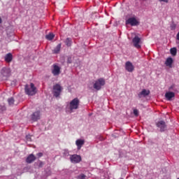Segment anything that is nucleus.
<instances>
[{
  "label": "nucleus",
  "instance_id": "2f4dec72",
  "mask_svg": "<svg viewBox=\"0 0 179 179\" xmlns=\"http://www.w3.org/2000/svg\"><path fill=\"white\" fill-rule=\"evenodd\" d=\"M43 165H44V163H43L42 162H40L38 167H43Z\"/></svg>",
  "mask_w": 179,
  "mask_h": 179
},
{
  "label": "nucleus",
  "instance_id": "a211bd4d",
  "mask_svg": "<svg viewBox=\"0 0 179 179\" xmlns=\"http://www.w3.org/2000/svg\"><path fill=\"white\" fill-rule=\"evenodd\" d=\"M34 160H36V157L33 154H31L27 157L26 162L27 163L30 164L33 163Z\"/></svg>",
  "mask_w": 179,
  "mask_h": 179
},
{
  "label": "nucleus",
  "instance_id": "9b49d317",
  "mask_svg": "<svg viewBox=\"0 0 179 179\" xmlns=\"http://www.w3.org/2000/svg\"><path fill=\"white\" fill-rule=\"evenodd\" d=\"M125 69L127 72H134V64L131 62H127L125 64Z\"/></svg>",
  "mask_w": 179,
  "mask_h": 179
},
{
  "label": "nucleus",
  "instance_id": "f03ea898",
  "mask_svg": "<svg viewBox=\"0 0 179 179\" xmlns=\"http://www.w3.org/2000/svg\"><path fill=\"white\" fill-rule=\"evenodd\" d=\"M24 90L26 94L28 96H34L37 93V87H36V85L33 83L26 85L24 86Z\"/></svg>",
  "mask_w": 179,
  "mask_h": 179
},
{
  "label": "nucleus",
  "instance_id": "1a4fd4ad",
  "mask_svg": "<svg viewBox=\"0 0 179 179\" xmlns=\"http://www.w3.org/2000/svg\"><path fill=\"white\" fill-rule=\"evenodd\" d=\"M70 160L71 163H80V162L82 160V157H80V155H73L70 156Z\"/></svg>",
  "mask_w": 179,
  "mask_h": 179
},
{
  "label": "nucleus",
  "instance_id": "393cba45",
  "mask_svg": "<svg viewBox=\"0 0 179 179\" xmlns=\"http://www.w3.org/2000/svg\"><path fill=\"white\" fill-rule=\"evenodd\" d=\"M78 179H86V176L85 174L81 173L79 176H77Z\"/></svg>",
  "mask_w": 179,
  "mask_h": 179
},
{
  "label": "nucleus",
  "instance_id": "b1692460",
  "mask_svg": "<svg viewBox=\"0 0 179 179\" xmlns=\"http://www.w3.org/2000/svg\"><path fill=\"white\" fill-rule=\"evenodd\" d=\"M63 155L64 157H68V156H69V151L68 150H64Z\"/></svg>",
  "mask_w": 179,
  "mask_h": 179
},
{
  "label": "nucleus",
  "instance_id": "72a5a7b5",
  "mask_svg": "<svg viewBox=\"0 0 179 179\" xmlns=\"http://www.w3.org/2000/svg\"><path fill=\"white\" fill-rule=\"evenodd\" d=\"M173 89H174V85H171V86L169 87V90H173Z\"/></svg>",
  "mask_w": 179,
  "mask_h": 179
},
{
  "label": "nucleus",
  "instance_id": "4468645a",
  "mask_svg": "<svg viewBox=\"0 0 179 179\" xmlns=\"http://www.w3.org/2000/svg\"><path fill=\"white\" fill-rule=\"evenodd\" d=\"M76 145L77 146V149L78 150H80V149H82V146H83V145H85V140L83 139H77L76 141Z\"/></svg>",
  "mask_w": 179,
  "mask_h": 179
},
{
  "label": "nucleus",
  "instance_id": "7ed1b4c3",
  "mask_svg": "<svg viewBox=\"0 0 179 179\" xmlns=\"http://www.w3.org/2000/svg\"><path fill=\"white\" fill-rule=\"evenodd\" d=\"M104 85H106V80H104V78H99L94 83V89H95V90H101Z\"/></svg>",
  "mask_w": 179,
  "mask_h": 179
},
{
  "label": "nucleus",
  "instance_id": "473e14b6",
  "mask_svg": "<svg viewBox=\"0 0 179 179\" xmlns=\"http://www.w3.org/2000/svg\"><path fill=\"white\" fill-rule=\"evenodd\" d=\"M37 156H38L39 157H43V153L39 152V153L37 154Z\"/></svg>",
  "mask_w": 179,
  "mask_h": 179
},
{
  "label": "nucleus",
  "instance_id": "f3484780",
  "mask_svg": "<svg viewBox=\"0 0 179 179\" xmlns=\"http://www.w3.org/2000/svg\"><path fill=\"white\" fill-rule=\"evenodd\" d=\"M165 65L166 66H169V68H172L173 67V58L168 57L165 62Z\"/></svg>",
  "mask_w": 179,
  "mask_h": 179
},
{
  "label": "nucleus",
  "instance_id": "f704fd0d",
  "mask_svg": "<svg viewBox=\"0 0 179 179\" xmlns=\"http://www.w3.org/2000/svg\"><path fill=\"white\" fill-rule=\"evenodd\" d=\"M0 23H2V19L0 17Z\"/></svg>",
  "mask_w": 179,
  "mask_h": 179
},
{
  "label": "nucleus",
  "instance_id": "f8f14e48",
  "mask_svg": "<svg viewBox=\"0 0 179 179\" xmlns=\"http://www.w3.org/2000/svg\"><path fill=\"white\" fill-rule=\"evenodd\" d=\"M165 97L168 101H171V100L176 97V94L172 92H167L165 94Z\"/></svg>",
  "mask_w": 179,
  "mask_h": 179
},
{
  "label": "nucleus",
  "instance_id": "c756f323",
  "mask_svg": "<svg viewBox=\"0 0 179 179\" xmlns=\"http://www.w3.org/2000/svg\"><path fill=\"white\" fill-rule=\"evenodd\" d=\"M176 26L175 24H171V30H176Z\"/></svg>",
  "mask_w": 179,
  "mask_h": 179
},
{
  "label": "nucleus",
  "instance_id": "6ab92c4d",
  "mask_svg": "<svg viewBox=\"0 0 179 179\" xmlns=\"http://www.w3.org/2000/svg\"><path fill=\"white\" fill-rule=\"evenodd\" d=\"M61 47H62L61 43L58 44L52 50L53 54H58V52L61 51Z\"/></svg>",
  "mask_w": 179,
  "mask_h": 179
},
{
  "label": "nucleus",
  "instance_id": "412c9836",
  "mask_svg": "<svg viewBox=\"0 0 179 179\" xmlns=\"http://www.w3.org/2000/svg\"><path fill=\"white\" fill-rule=\"evenodd\" d=\"M55 36V35H54V34L50 33L45 36V38H47V40H49L50 41H51V40H52V38H54Z\"/></svg>",
  "mask_w": 179,
  "mask_h": 179
},
{
  "label": "nucleus",
  "instance_id": "423d86ee",
  "mask_svg": "<svg viewBox=\"0 0 179 179\" xmlns=\"http://www.w3.org/2000/svg\"><path fill=\"white\" fill-rule=\"evenodd\" d=\"M132 43L133 45L138 49L141 48L142 45V40L138 36H134V38L132 39Z\"/></svg>",
  "mask_w": 179,
  "mask_h": 179
},
{
  "label": "nucleus",
  "instance_id": "7c9ffc66",
  "mask_svg": "<svg viewBox=\"0 0 179 179\" xmlns=\"http://www.w3.org/2000/svg\"><path fill=\"white\" fill-rule=\"evenodd\" d=\"M159 2H165V3H169V0H159Z\"/></svg>",
  "mask_w": 179,
  "mask_h": 179
},
{
  "label": "nucleus",
  "instance_id": "6e6552de",
  "mask_svg": "<svg viewBox=\"0 0 179 179\" xmlns=\"http://www.w3.org/2000/svg\"><path fill=\"white\" fill-rule=\"evenodd\" d=\"M157 128H159L160 132H164L166 129H167V125H166V122L163 120H160L156 124Z\"/></svg>",
  "mask_w": 179,
  "mask_h": 179
},
{
  "label": "nucleus",
  "instance_id": "ddd939ff",
  "mask_svg": "<svg viewBox=\"0 0 179 179\" xmlns=\"http://www.w3.org/2000/svg\"><path fill=\"white\" fill-rule=\"evenodd\" d=\"M149 94H150V91L144 89L138 94V96L139 99H142L146 97V96H149Z\"/></svg>",
  "mask_w": 179,
  "mask_h": 179
},
{
  "label": "nucleus",
  "instance_id": "5701e85b",
  "mask_svg": "<svg viewBox=\"0 0 179 179\" xmlns=\"http://www.w3.org/2000/svg\"><path fill=\"white\" fill-rule=\"evenodd\" d=\"M171 55H177V48H171Z\"/></svg>",
  "mask_w": 179,
  "mask_h": 179
},
{
  "label": "nucleus",
  "instance_id": "dca6fc26",
  "mask_svg": "<svg viewBox=\"0 0 179 179\" xmlns=\"http://www.w3.org/2000/svg\"><path fill=\"white\" fill-rule=\"evenodd\" d=\"M12 59H13V55H12V53H8L4 57V61L8 64L12 62Z\"/></svg>",
  "mask_w": 179,
  "mask_h": 179
},
{
  "label": "nucleus",
  "instance_id": "2eb2a0df",
  "mask_svg": "<svg viewBox=\"0 0 179 179\" xmlns=\"http://www.w3.org/2000/svg\"><path fill=\"white\" fill-rule=\"evenodd\" d=\"M31 119L34 122L38 121V120H40V111H36L32 113Z\"/></svg>",
  "mask_w": 179,
  "mask_h": 179
},
{
  "label": "nucleus",
  "instance_id": "c9c22d12",
  "mask_svg": "<svg viewBox=\"0 0 179 179\" xmlns=\"http://www.w3.org/2000/svg\"><path fill=\"white\" fill-rule=\"evenodd\" d=\"M143 1H146V0H143Z\"/></svg>",
  "mask_w": 179,
  "mask_h": 179
},
{
  "label": "nucleus",
  "instance_id": "39448f33",
  "mask_svg": "<svg viewBox=\"0 0 179 179\" xmlns=\"http://www.w3.org/2000/svg\"><path fill=\"white\" fill-rule=\"evenodd\" d=\"M52 73L53 76H58L61 73V66H58V64H54L52 66Z\"/></svg>",
  "mask_w": 179,
  "mask_h": 179
},
{
  "label": "nucleus",
  "instance_id": "f257e3e1",
  "mask_svg": "<svg viewBox=\"0 0 179 179\" xmlns=\"http://www.w3.org/2000/svg\"><path fill=\"white\" fill-rule=\"evenodd\" d=\"M80 105V100H79V98L73 99L70 102L67 103L66 106V113H67V114H72V113H75V111L79 108Z\"/></svg>",
  "mask_w": 179,
  "mask_h": 179
},
{
  "label": "nucleus",
  "instance_id": "a878e982",
  "mask_svg": "<svg viewBox=\"0 0 179 179\" xmlns=\"http://www.w3.org/2000/svg\"><path fill=\"white\" fill-rule=\"evenodd\" d=\"M6 110L5 106H0V113H2Z\"/></svg>",
  "mask_w": 179,
  "mask_h": 179
},
{
  "label": "nucleus",
  "instance_id": "9d476101",
  "mask_svg": "<svg viewBox=\"0 0 179 179\" xmlns=\"http://www.w3.org/2000/svg\"><path fill=\"white\" fill-rule=\"evenodd\" d=\"M126 24H131V26H138L139 22H138L135 17H130L126 21Z\"/></svg>",
  "mask_w": 179,
  "mask_h": 179
},
{
  "label": "nucleus",
  "instance_id": "cd10ccee",
  "mask_svg": "<svg viewBox=\"0 0 179 179\" xmlns=\"http://www.w3.org/2000/svg\"><path fill=\"white\" fill-rule=\"evenodd\" d=\"M134 115H136V117H138V115H139V110H138L137 109H134Z\"/></svg>",
  "mask_w": 179,
  "mask_h": 179
},
{
  "label": "nucleus",
  "instance_id": "c85d7f7f",
  "mask_svg": "<svg viewBox=\"0 0 179 179\" xmlns=\"http://www.w3.org/2000/svg\"><path fill=\"white\" fill-rule=\"evenodd\" d=\"M67 64H72V57H68Z\"/></svg>",
  "mask_w": 179,
  "mask_h": 179
},
{
  "label": "nucleus",
  "instance_id": "bb28decb",
  "mask_svg": "<svg viewBox=\"0 0 179 179\" xmlns=\"http://www.w3.org/2000/svg\"><path fill=\"white\" fill-rule=\"evenodd\" d=\"M26 139L27 142H31V135H27Z\"/></svg>",
  "mask_w": 179,
  "mask_h": 179
},
{
  "label": "nucleus",
  "instance_id": "4be33fe9",
  "mask_svg": "<svg viewBox=\"0 0 179 179\" xmlns=\"http://www.w3.org/2000/svg\"><path fill=\"white\" fill-rule=\"evenodd\" d=\"M8 103L9 106H13V104L15 103V99H13V97L9 98L8 99Z\"/></svg>",
  "mask_w": 179,
  "mask_h": 179
},
{
  "label": "nucleus",
  "instance_id": "20e7f679",
  "mask_svg": "<svg viewBox=\"0 0 179 179\" xmlns=\"http://www.w3.org/2000/svg\"><path fill=\"white\" fill-rule=\"evenodd\" d=\"M1 75L3 79H8L10 76V69L9 67H3L1 70Z\"/></svg>",
  "mask_w": 179,
  "mask_h": 179
},
{
  "label": "nucleus",
  "instance_id": "aec40b11",
  "mask_svg": "<svg viewBox=\"0 0 179 179\" xmlns=\"http://www.w3.org/2000/svg\"><path fill=\"white\" fill-rule=\"evenodd\" d=\"M66 45H67V47H71V45H72V39L67 38L65 41H64Z\"/></svg>",
  "mask_w": 179,
  "mask_h": 179
},
{
  "label": "nucleus",
  "instance_id": "0eeeda50",
  "mask_svg": "<svg viewBox=\"0 0 179 179\" xmlns=\"http://www.w3.org/2000/svg\"><path fill=\"white\" fill-rule=\"evenodd\" d=\"M62 92V87L59 84H56L53 86V94L55 97H59Z\"/></svg>",
  "mask_w": 179,
  "mask_h": 179
}]
</instances>
